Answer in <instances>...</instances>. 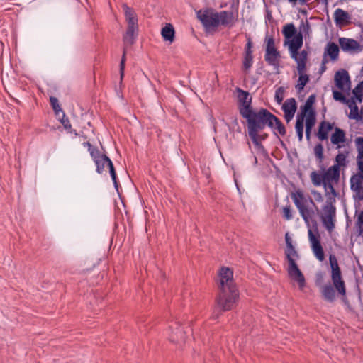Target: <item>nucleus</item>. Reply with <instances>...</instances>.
<instances>
[{"instance_id":"nucleus-1","label":"nucleus","mask_w":363,"mask_h":363,"mask_svg":"<svg viewBox=\"0 0 363 363\" xmlns=\"http://www.w3.org/2000/svg\"><path fill=\"white\" fill-rule=\"evenodd\" d=\"M218 294L216 298V306L211 318L218 319L223 311L233 309L240 297L238 289L233 279V272L228 267H222L219 272Z\"/></svg>"},{"instance_id":"nucleus-2","label":"nucleus","mask_w":363,"mask_h":363,"mask_svg":"<svg viewBox=\"0 0 363 363\" xmlns=\"http://www.w3.org/2000/svg\"><path fill=\"white\" fill-rule=\"evenodd\" d=\"M329 263L331 268V281L333 284H326L320 288L323 298L330 303L336 300V294L340 296L344 303L348 302L347 298L346 284L343 279L341 269L335 255H330Z\"/></svg>"},{"instance_id":"nucleus-3","label":"nucleus","mask_w":363,"mask_h":363,"mask_svg":"<svg viewBox=\"0 0 363 363\" xmlns=\"http://www.w3.org/2000/svg\"><path fill=\"white\" fill-rule=\"evenodd\" d=\"M235 90L238 93V107L239 113L246 119L247 132H249L253 125H255L256 122L267 108H261L257 111L254 110L252 106V99L249 92L239 87H237Z\"/></svg>"},{"instance_id":"nucleus-4","label":"nucleus","mask_w":363,"mask_h":363,"mask_svg":"<svg viewBox=\"0 0 363 363\" xmlns=\"http://www.w3.org/2000/svg\"><path fill=\"white\" fill-rule=\"evenodd\" d=\"M285 241L286 245L285 255L289 263L287 268L289 277L298 284L300 289H303L306 285V280L304 275L296 262V260L299 258V255L292 244L289 233L285 235Z\"/></svg>"},{"instance_id":"nucleus-5","label":"nucleus","mask_w":363,"mask_h":363,"mask_svg":"<svg viewBox=\"0 0 363 363\" xmlns=\"http://www.w3.org/2000/svg\"><path fill=\"white\" fill-rule=\"evenodd\" d=\"M266 126L270 128L275 135H277L275 131L281 136H284L286 133V128L280 119L266 109L256 122L255 125H253L248 132L250 138H252L255 142L257 141L256 132L258 129H264Z\"/></svg>"},{"instance_id":"nucleus-6","label":"nucleus","mask_w":363,"mask_h":363,"mask_svg":"<svg viewBox=\"0 0 363 363\" xmlns=\"http://www.w3.org/2000/svg\"><path fill=\"white\" fill-rule=\"evenodd\" d=\"M357 150V172L350 177L351 190L356 193L359 200H363V137L355 138Z\"/></svg>"},{"instance_id":"nucleus-7","label":"nucleus","mask_w":363,"mask_h":363,"mask_svg":"<svg viewBox=\"0 0 363 363\" xmlns=\"http://www.w3.org/2000/svg\"><path fill=\"white\" fill-rule=\"evenodd\" d=\"M291 197L298 208L299 213L305 223H309L311 219L315 215V211L312 208H309L308 203H310L313 206L318 210V207L311 197L306 198L303 191L300 189L296 190L291 194Z\"/></svg>"},{"instance_id":"nucleus-8","label":"nucleus","mask_w":363,"mask_h":363,"mask_svg":"<svg viewBox=\"0 0 363 363\" xmlns=\"http://www.w3.org/2000/svg\"><path fill=\"white\" fill-rule=\"evenodd\" d=\"M303 35L301 33H298L290 41H285L284 43V45H289L291 57L296 62V67L300 68L306 67L308 60V52L306 50H303L301 52H298L303 45Z\"/></svg>"},{"instance_id":"nucleus-9","label":"nucleus","mask_w":363,"mask_h":363,"mask_svg":"<svg viewBox=\"0 0 363 363\" xmlns=\"http://www.w3.org/2000/svg\"><path fill=\"white\" fill-rule=\"evenodd\" d=\"M128 28L123 36V43L127 45H132L138 32V16L134 10L126 4L123 5Z\"/></svg>"},{"instance_id":"nucleus-10","label":"nucleus","mask_w":363,"mask_h":363,"mask_svg":"<svg viewBox=\"0 0 363 363\" xmlns=\"http://www.w3.org/2000/svg\"><path fill=\"white\" fill-rule=\"evenodd\" d=\"M335 201L334 198H329L323 207V213L320 215L323 225L326 230L331 233L335 228L336 208L333 204Z\"/></svg>"},{"instance_id":"nucleus-11","label":"nucleus","mask_w":363,"mask_h":363,"mask_svg":"<svg viewBox=\"0 0 363 363\" xmlns=\"http://www.w3.org/2000/svg\"><path fill=\"white\" fill-rule=\"evenodd\" d=\"M196 16L206 29L217 28L219 26L217 11L212 9H207L204 11L199 10L197 11Z\"/></svg>"},{"instance_id":"nucleus-12","label":"nucleus","mask_w":363,"mask_h":363,"mask_svg":"<svg viewBox=\"0 0 363 363\" xmlns=\"http://www.w3.org/2000/svg\"><path fill=\"white\" fill-rule=\"evenodd\" d=\"M96 166V172L101 174L104 170L105 166L109 169L110 175L116 189H118V184L117 182L116 173L111 159L106 155H103L102 157L94 162Z\"/></svg>"},{"instance_id":"nucleus-13","label":"nucleus","mask_w":363,"mask_h":363,"mask_svg":"<svg viewBox=\"0 0 363 363\" xmlns=\"http://www.w3.org/2000/svg\"><path fill=\"white\" fill-rule=\"evenodd\" d=\"M169 340L176 344L184 343L186 339V331L181 328L178 322H174L169 326Z\"/></svg>"},{"instance_id":"nucleus-14","label":"nucleus","mask_w":363,"mask_h":363,"mask_svg":"<svg viewBox=\"0 0 363 363\" xmlns=\"http://www.w3.org/2000/svg\"><path fill=\"white\" fill-rule=\"evenodd\" d=\"M308 238L311 242V249L316 258L322 262L325 259L324 250L320 243V235H314L313 231L308 230Z\"/></svg>"},{"instance_id":"nucleus-15","label":"nucleus","mask_w":363,"mask_h":363,"mask_svg":"<svg viewBox=\"0 0 363 363\" xmlns=\"http://www.w3.org/2000/svg\"><path fill=\"white\" fill-rule=\"evenodd\" d=\"M334 81L335 86L340 90H349L350 89V77L347 70L341 69L335 74Z\"/></svg>"},{"instance_id":"nucleus-16","label":"nucleus","mask_w":363,"mask_h":363,"mask_svg":"<svg viewBox=\"0 0 363 363\" xmlns=\"http://www.w3.org/2000/svg\"><path fill=\"white\" fill-rule=\"evenodd\" d=\"M339 45L343 51L359 52L362 48L359 43L352 38H340Z\"/></svg>"},{"instance_id":"nucleus-17","label":"nucleus","mask_w":363,"mask_h":363,"mask_svg":"<svg viewBox=\"0 0 363 363\" xmlns=\"http://www.w3.org/2000/svg\"><path fill=\"white\" fill-rule=\"evenodd\" d=\"M346 140L345 130L340 128L336 127L334 130V133H333L330 136V142L332 144L336 145L335 149H340L343 147Z\"/></svg>"},{"instance_id":"nucleus-18","label":"nucleus","mask_w":363,"mask_h":363,"mask_svg":"<svg viewBox=\"0 0 363 363\" xmlns=\"http://www.w3.org/2000/svg\"><path fill=\"white\" fill-rule=\"evenodd\" d=\"M333 16L337 26H344L350 23V15L342 9H337Z\"/></svg>"},{"instance_id":"nucleus-19","label":"nucleus","mask_w":363,"mask_h":363,"mask_svg":"<svg viewBox=\"0 0 363 363\" xmlns=\"http://www.w3.org/2000/svg\"><path fill=\"white\" fill-rule=\"evenodd\" d=\"M340 169L337 167V165H333L329 167L324 173V181L326 184L329 182H337L340 179Z\"/></svg>"},{"instance_id":"nucleus-20","label":"nucleus","mask_w":363,"mask_h":363,"mask_svg":"<svg viewBox=\"0 0 363 363\" xmlns=\"http://www.w3.org/2000/svg\"><path fill=\"white\" fill-rule=\"evenodd\" d=\"M297 72L298 74V79L297 84L296 85V89L298 93L302 91L304 89V86L309 82V75L306 74L307 68L306 67H296Z\"/></svg>"},{"instance_id":"nucleus-21","label":"nucleus","mask_w":363,"mask_h":363,"mask_svg":"<svg viewBox=\"0 0 363 363\" xmlns=\"http://www.w3.org/2000/svg\"><path fill=\"white\" fill-rule=\"evenodd\" d=\"M218 19L219 21V25H222L223 26L232 27L234 24V16L233 12L222 11L220 12H217Z\"/></svg>"},{"instance_id":"nucleus-22","label":"nucleus","mask_w":363,"mask_h":363,"mask_svg":"<svg viewBox=\"0 0 363 363\" xmlns=\"http://www.w3.org/2000/svg\"><path fill=\"white\" fill-rule=\"evenodd\" d=\"M339 52L338 45L333 42H329L325 48L323 58L328 55L332 61H335L338 59Z\"/></svg>"},{"instance_id":"nucleus-23","label":"nucleus","mask_w":363,"mask_h":363,"mask_svg":"<svg viewBox=\"0 0 363 363\" xmlns=\"http://www.w3.org/2000/svg\"><path fill=\"white\" fill-rule=\"evenodd\" d=\"M333 123L327 121H322L320 123L319 128L317 133V137L321 141L326 140L328 138V132L333 130Z\"/></svg>"},{"instance_id":"nucleus-24","label":"nucleus","mask_w":363,"mask_h":363,"mask_svg":"<svg viewBox=\"0 0 363 363\" xmlns=\"http://www.w3.org/2000/svg\"><path fill=\"white\" fill-rule=\"evenodd\" d=\"M281 55L277 49L270 51L269 52H265L264 60L269 65L274 67H278Z\"/></svg>"},{"instance_id":"nucleus-25","label":"nucleus","mask_w":363,"mask_h":363,"mask_svg":"<svg viewBox=\"0 0 363 363\" xmlns=\"http://www.w3.org/2000/svg\"><path fill=\"white\" fill-rule=\"evenodd\" d=\"M161 35L165 41L172 43L175 39V30L171 23H166L162 28Z\"/></svg>"},{"instance_id":"nucleus-26","label":"nucleus","mask_w":363,"mask_h":363,"mask_svg":"<svg viewBox=\"0 0 363 363\" xmlns=\"http://www.w3.org/2000/svg\"><path fill=\"white\" fill-rule=\"evenodd\" d=\"M316 122L315 111H311L307 114L306 118V137L308 140L310 139L311 133L313 127L315 125Z\"/></svg>"},{"instance_id":"nucleus-27","label":"nucleus","mask_w":363,"mask_h":363,"mask_svg":"<svg viewBox=\"0 0 363 363\" xmlns=\"http://www.w3.org/2000/svg\"><path fill=\"white\" fill-rule=\"evenodd\" d=\"M310 178L313 184L315 186H320L323 185L324 188L326 189V184L324 181V174L322 173H319L316 171H313L310 174Z\"/></svg>"},{"instance_id":"nucleus-28","label":"nucleus","mask_w":363,"mask_h":363,"mask_svg":"<svg viewBox=\"0 0 363 363\" xmlns=\"http://www.w3.org/2000/svg\"><path fill=\"white\" fill-rule=\"evenodd\" d=\"M282 33L286 39L294 38L296 35L297 30L293 23H289L284 26Z\"/></svg>"},{"instance_id":"nucleus-29","label":"nucleus","mask_w":363,"mask_h":363,"mask_svg":"<svg viewBox=\"0 0 363 363\" xmlns=\"http://www.w3.org/2000/svg\"><path fill=\"white\" fill-rule=\"evenodd\" d=\"M284 111H291L296 113L297 109L296 102L294 98H290L285 101L282 105Z\"/></svg>"},{"instance_id":"nucleus-30","label":"nucleus","mask_w":363,"mask_h":363,"mask_svg":"<svg viewBox=\"0 0 363 363\" xmlns=\"http://www.w3.org/2000/svg\"><path fill=\"white\" fill-rule=\"evenodd\" d=\"M253 62V56L252 52H245L243 62H242V69L245 71H248L250 69Z\"/></svg>"},{"instance_id":"nucleus-31","label":"nucleus","mask_w":363,"mask_h":363,"mask_svg":"<svg viewBox=\"0 0 363 363\" xmlns=\"http://www.w3.org/2000/svg\"><path fill=\"white\" fill-rule=\"evenodd\" d=\"M349 152L346 151L345 153L339 152L335 157V162L334 165H337V167H345L347 165V157Z\"/></svg>"},{"instance_id":"nucleus-32","label":"nucleus","mask_w":363,"mask_h":363,"mask_svg":"<svg viewBox=\"0 0 363 363\" xmlns=\"http://www.w3.org/2000/svg\"><path fill=\"white\" fill-rule=\"evenodd\" d=\"M356 99L361 103L363 99V81H361L352 91Z\"/></svg>"},{"instance_id":"nucleus-33","label":"nucleus","mask_w":363,"mask_h":363,"mask_svg":"<svg viewBox=\"0 0 363 363\" xmlns=\"http://www.w3.org/2000/svg\"><path fill=\"white\" fill-rule=\"evenodd\" d=\"M315 94H311L306 100L305 104L302 106L303 108L306 109L309 111H315L313 108V105L315 104Z\"/></svg>"},{"instance_id":"nucleus-34","label":"nucleus","mask_w":363,"mask_h":363,"mask_svg":"<svg viewBox=\"0 0 363 363\" xmlns=\"http://www.w3.org/2000/svg\"><path fill=\"white\" fill-rule=\"evenodd\" d=\"M61 123L63 125L65 130H67L70 133H74L76 136L78 135L77 131L72 128V125L69 122L68 118H65V116H63L62 119L61 120Z\"/></svg>"},{"instance_id":"nucleus-35","label":"nucleus","mask_w":363,"mask_h":363,"mask_svg":"<svg viewBox=\"0 0 363 363\" xmlns=\"http://www.w3.org/2000/svg\"><path fill=\"white\" fill-rule=\"evenodd\" d=\"M265 41L267 43L265 52H269L270 51L277 49L275 47L274 39L272 36L267 35L265 38Z\"/></svg>"},{"instance_id":"nucleus-36","label":"nucleus","mask_w":363,"mask_h":363,"mask_svg":"<svg viewBox=\"0 0 363 363\" xmlns=\"http://www.w3.org/2000/svg\"><path fill=\"white\" fill-rule=\"evenodd\" d=\"M308 113V111L301 107V113H298L296 116V123H301L304 124V119L306 118L307 114Z\"/></svg>"},{"instance_id":"nucleus-37","label":"nucleus","mask_w":363,"mask_h":363,"mask_svg":"<svg viewBox=\"0 0 363 363\" xmlns=\"http://www.w3.org/2000/svg\"><path fill=\"white\" fill-rule=\"evenodd\" d=\"M315 157L321 162L323 159V147L321 143L317 144L314 147Z\"/></svg>"},{"instance_id":"nucleus-38","label":"nucleus","mask_w":363,"mask_h":363,"mask_svg":"<svg viewBox=\"0 0 363 363\" xmlns=\"http://www.w3.org/2000/svg\"><path fill=\"white\" fill-rule=\"evenodd\" d=\"M263 130V129H258V130H257V131L256 132V135H256V138H256V140H257V141H255V140H254L252 138H250V139H251V140L252 141L253 144H254L255 146H259V145H261V143H260V142H261L262 140H265V139L267 138V136H268V135H267V134H266V133L262 134V135H259V131H261V130Z\"/></svg>"},{"instance_id":"nucleus-39","label":"nucleus","mask_w":363,"mask_h":363,"mask_svg":"<svg viewBox=\"0 0 363 363\" xmlns=\"http://www.w3.org/2000/svg\"><path fill=\"white\" fill-rule=\"evenodd\" d=\"M89 152H90L91 157L93 159V160L95 162L98 160L99 158L102 157L104 154H101L99 149L96 147H91Z\"/></svg>"},{"instance_id":"nucleus-40","label":"nucleus","mask_w":363,"mask_h":363,"mask_svg":"<svg viewBox=\"0 0 363 363\" xmlns=\"http://www.w3.org/2000/svg\"><path fill=\"white\" fill-rule=\"evenodd\" d=\"M282 215L285 220H290L293 218L291 206L289 205L286 206L282 209Z\"/></svg>"},{"instance_id":"nucleus-41","label":"nucleus","mask_w":363,"mask_h":363,"mask_svg":"<svg viewBox=\"0 0 363 363\" xmlns=\"http://www.w3.org/2000/svg\"><path fill=\"white\" fill-rule=\"evenodd\" d=\"M50 102L52 108L55 111L56 113H57L59 111H61L62 109L60 106L58 99L56 97L50 96Z\"/></svg>"},{"instance_id":"nucleus-42","label":"nucleus","mask_w":363,"mask_h":363,"mask_svg":"<svg viewBox=\"0 0 363 363\" xmlns=\"http://www.w3.org/2000/svg\"><path fill=\"white\" fill-rule=\"evenodd\" d=\"M284 89L283 87H279L276 90L275 92V100L277 104H281L284 99Z\"/></svg>"},{"instance_id":"nucleus-43","label":"nucleus","mask_w":363,"mask_h":363,"mask_svg":"<svg viewBox=\"0 0 363 363\" xmlns=\"http://www.w3.org/2000/svg\"><path fill=\"white\" fill-rule=\"evenodd\" d=\"M349 118H352V119H355V120H357V121L362 119V117L359 113V108H358L357 106H355V108L354 106L353 108H352L350 110Z\"/></svg>"},{"instance_id":"nucleus-44","label":"nucleus","mask_w":363,"mask_h":363,"mask_svg":"<svg viewBox=\"0 0 363 363\" xmlns=\"http://www.w3.org/2000/svg\"><path fill=\"white\" fill-rule=\"evenodd\" d=\"M333 99L335 101H338L342 103L347 102V99L345 98V96L339 91L333 90Z\"/></svg>"},{"instance_id":"nucleus-45","label":"nucleus","mask_w":363,"mask_h":363,"mask_svg":"<svg viewBox=\"0 0 363 363\" xmlns=\"http://www.w3.org/2000/svg\"><path fill=\"white\" fill-rule=\"evenodd\" d=\"M300 30H301V31L299 33H301L302 34L303 33L305 35V36L309 35V33L311 30V27H310V24L308 22V21H306V23H304L303 21L301 22V26H300Z\"/></svg>"},{"instance_id":"nucleus-46","label":"nucleus","mask_w":363,"mask_h":363,"mask_svg":"<svg viewBox=\"0 0 363 363\" xmlns=\"http://www.w3.org/2000/svg\"><path fill=\"white\" fill-rule=\"evenodd\" d=\"M125 54H126V52H125V50L124 49L123 50V55H122V57H121V62H120V77H121V79H122L123 76H124L125 64V60H126Z\"/></svg>"},{"instance_id":"nucleus-47","label":"nucleus","mask_w":363,"mask_h":363,"mask_svg":"<svg viewBox=\"0 0 363 363\" xmlns=\"http://www.w3.org/2000/svg\"><path fill=\"white\" fill-rule=\"evenodd\" d=\"M304 124L296 123L295 128L299 141L303 140Z\"/></svg>"},{"instance_id":"nucleus-48","label":"nucleus","mask_w":363,"mask_h":363,"mask_svg":"<svg viewBox=\"0 0 363 363\" xmlns=\"http://www.w3.org/2000/svg\"><path fill=\"white\" fill-rule=\"evenodd\" d=\"M284 118L286 123H289L294 118L295 113L291 111H284Z\"/></svg>"},{"instance_id":"nucleus-49","label":"nucleus","mask_w":363,"mask_h":363,"mask_svg":"<svg viewBox=\"0 0 363 363\" xmlns=\"http://www.w3.org/2000/svg\"><path fill=\"white\" fill-rule=\"evenodd\" d=\"M252 42L250 38H247V43L245 47V52H252Z\"/></svg>"},{"instance_id":"nucleus-50","label":"nucleus","mask_w":363,"mask_h":363,"mask_svg":"<svg viewBox=\"0 0 363 363\" xmlns=\"http://www.w3.org/2000/svg\"><path fill=\"white\" fill-rule=\"evenodd\" d=\"M329 189L331 194L334 196H337V191H335L334 186H333V182H329L328 184H326V189Z\"/></svg>"},{"instance_id":"nucleus-51","label":"nucleus","mask_w":363,"mask_h":363,"mask_svg":"<svg viewBox=\"0 0 363 363\" xmlns=\"http://www.w3.org/2000/svg\"><path fill=\"white\" fill-rule=\"evenodd\" d=\"M345 104L348 105V107L350 108V110L353 108L354 106L355 107V106H357L354 99H347V102H346Z\"/></svg>"},{"instance_id":"nucleus-52","label":"nucleus","mask_w":363,"mask_h":363,"mask_svg":"<svg viewBox=\"0 0 363 363\" xmlns=\"http://www.w3.org/2000/svg\"><path fill=\"white\" fill-rule=\"evenodd\" d=\"M328 62V60L326 58H323V61H322V65H321V67H320V72H323L325 71L326 69V66H325V64Z\"/></svg>"},{"instance_id":"nucleus-53","label":"nucleus","mask_w":363,"mask_h":363,"mask_svg":"<svg viewBox=\"0 0 363 363\" xmlns=\"http://www.w3.org/2000/svg\"><path fill=\"white\" fill-rule=\"evenodd\" d=\"M313 194L315 195L317 201H322L323 198H322V195L320 193L317 192V191H313Z\"/></svg>"},{"instance_id":"nucleus-54","label":"nucleus","mask_w":363,"mask_h":363,"mask_svg":"<svg viewBox=\"0 0 363 363\" xmlns=\"http://www.w3.org/2000/svg\"><path fill=\"white\" fill-rule=\"evenodd\" d=\"M83 145L88 147V150H89L94 146L89 142H84Z\"/></svg>"}]
</instances>
